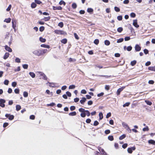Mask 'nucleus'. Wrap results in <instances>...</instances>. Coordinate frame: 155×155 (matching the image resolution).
<instances>
[{
	"mask_svg": "<svg viewBox=\"0 0 155 155\" xmlns=\"http://www.w3.org/2000/svg\"><path fill=\"white\" fill-rule=\"evenodd\" d=\"M54 32L56 34L58 35H65L66 34V33L65 32L60 30H55L54 31Z\"/></svg>",
	"mask_w": 155,
	"mask_h": 155,
	"instance_id": "obj_1",
	"label": "nucleus"
},
{
	"mask_svg": "<svg viewBox=\"0 0 155 155\" xmlns=\"http://www.w3.org/2000/svg\"><path fill=\"white\" fill-rule=\"evenodd\" d=\"M33 54L39 56L41 55V52L40 50H35L32 52Z\"/></svg>",
	"mask_w": 155,
	"mask_h": 155,
	"instance_id": "obj_2",
	"label": "nucleus"
},
{
	"mask_svg": "<svg viewBox=\"0 0 155 155\" xmlns=\"http://www.w3.org/2000/svg\"><path fill=\"white\" fill-rule=\"evenodd\" d=\"M5 116L7 118H8V119L10 120H12L14 118V117L13 115H10L9 114H6L5 115Z\"/></svg>",
	"mask_w": 155,
	"mask_h": 155,
	"instance_id": "obj_3",
	"label": "nucleus"
},
{
	"mask_svg": "<svg viewBox=\"0 0 155 155\" xmlns=\"http://www.w3.org/2000/svg\"><path fill=\"white\" fill-rule=\"evenodd\" d=\"M5 102V101L3 99H0V106L2 107H5V104H4Z\"/></svg>",
	"mask_w": 155,
	"mask_h": 155,
	"instance_id": "obj_4",
	"label": "nucleus"
},
{
	"mask_svg": "<svg viewBox=\"0 0 155 155\" xmlns=\"http://www.w3.org/2000/svg\"><path fill=\"white\" fill-rule=\"evenodd\" d=\"M125 86L122 87H121L119 89H118L117 90V95H119L120 94V92L121 91H122L123 90V89L124 88H125Z\"/></svg>",
	"mask_w": 155,
	"mask_h": 155,
	"instance_id": "obj_5",
	"label": "nucleus"
},
{
	"mask_svg": "<svg viewBox=\"0 0 155 155\" xmlns=\"http://www.w3.org/2000/svg\"><path fill=\"white\" fill-rule=\"evenodd\" d=\"M16 20L15 19H13L12 20V27L14 29H15V28L16 27V24L14 23H16Z\"/></svg>",
	"mask_w": 155,
	"mask_h": 155,
	"instance_id": "obj_6",
	"label": "nucleus"
},
{
	"mask_svg": "<svg viewBox=\"0 0 155 155\" xmlns=\"http://www.w3.org/2000/svg\"><path fill=\"white\" fill-rule=\"evenodd\" d=\"M135 49L136 51H139L141 50V48L138 45H136L135 47Z\"/></svg>",
	"mask_w": 155,
	"mask_h": 155,
	"instance_id": "obj_7",
	"label": "nucleus"
},
{
	"mask_svg": "<svg viewBox=\"0 0 155 155\" xmlns=\"http://www.w3.org/2000/svg\"><path fill=\"white\" fill-rule=\"evenodd\" d=\"M133 24L135 27L138 28L139 27V25L137 24V19L133 20Z\"/></svg>",
	"mask_w": 155,
	"mask_h": 155,
	"instance_id": "obj_8",
	"label": "nucleus"
},
{
	"mask_svg": "<svg viewBox=\"0 0 155 155\" xmlns=\"http://www.w3.org/2000/svg\"><path fill=\"white\" fill-rule=\"evenodd\" d=\"M135 149L136 148L135 147H132L130 148H129L127 149V151L129 153H132V150H135Z\"/></svg>",
	"mask_w": 155,
	"mask_h": 155,
	"instance_id": "obj_9",
	"label": "nucleus"
},
{
	"mask_svg": "<svg viewBox=\"0 0 155 155\" xmlns=\"http://www.w3.org/2000/svg\"><path fill=\"white\" fill-rule=\"evenodd\" d=\"M39 74L40 75V76H41L42 77H41V78H42L45 80L47 79V77L46 76V75H45V74H44L43 73L41 72H39Z\"/></svg>",
	"mask_w": 155,
	"mask_h": 155,
	"instance_id": "obj_10",
	"label": "nucleus"
},
{
	"mask_svg": "<svg viewBox=\"0 0 155 155\" xmlns=\"http://www.w3.org/2000/svg\"><path fill=\"white\" fill-rule=\"evenodd\" d=\"M5 49L9 52H11L12 51V49L7 45L5 46Z\"/></svg>",
	"mask_w": 155,
	"mask_h": 155,
	"instance_id": "obj_11",
	"label": "nucleus"
},
{
	"mask_svg": "<svg viewBox=\"0 0 155 155\" xmlns=\"http://www.w3.org/2000/svg\"><path fill=\"white\" fill-rule=\"evenodd\" d=\"M86 98H85V97H83L82 98V99L80 101V103L81 104H84V103L86 102Z\"/></svg>",
	"mask_w": 155,
	"mask_h": 155,
	"instance_id": "obj_12",
	"label": "nucleus"
},
{
	"mask_svg": "<svg viewBox=\"0 0 155 155\" xmlns=\"http://www.w3.org/2000/svg\"><path fill=\"white\" fill-rule=\"evenodd\" d=\"M9 54L8 53L6 52L5 53V54L4 57L3 58L4 59H7L8 57H9Z\"/></svg>",
	"mask_w": 155,
	"mask_h": 155,
	"instance_id": "obj_13",
	"label": "nucleus"
},
{
	"mask_svg": "<svg viewBox=\"0 0 155 155\" xmlns=\"http://www.w3.org/2000/svg\"><path fill=\"white\" fill-rule=\"evenodd\" d=\"M148 142L149 143L155 145V141L152 140H148Z\"/></svg>",
	"mask_w": 155,
	"mask_h": 155,
	"instance_id": "obj_14",
	"label": "nucleus"
},
{
	"mask_svg": "<svg viewBox=\"0 0 155 155\" xmlns=\"http://www.w3.org/2000/svg\"><path fill=\"white\" fill-rule=\"evenodd\" d=\"M53 9L54 10H61L62 9V8L60 6H59L58 7H53Z\"/></svg>",
	"mask_w": 155,
	"mask_h": 155,
	"instance_id": "obj_15",
	"label": "nucleus"
},
{
	"mask_svg": "<svg viewBox=\"0 0 155 155\" xmlns=\"http://www.w3.org/2000/svg\"><path fill=\"white\" fill-rule=\"evenodd\" d=\"M29 74L33 78H35V74L33 72H30L29 73Z\"/></svg>",
	"mask_w": 155,
	"mask_h": 155,
	"instance_id": "obj_16",
	"label": "nucleus"
},
{
	"mask_svg": "<svg viewBox=\"0 0 155 155\" xmlns=\"http://www.w3.org/2000/svg\"><path fill=\"white\" fill-rule=\"evenodd\" d=\"M148 69L150 71H155V66L149 67L148 68Z\"/></svg>",
	"mask_w": 155,
	"mask_h": 155,
	"instance_id": "obj_17",
	"label": "nucleus"
},
{
	"mask_svg": "<svg viewBox=\"0 0 155 155\" xmlns=\"http://www.w3.org/2000/svg\"><path fill=\"white\" fill-rule=\"evenodd\" d=\"M122 125L126 129L127 127L128 126V125L125 123L123 122H122Z\"/></svg>",
	"mask_w": 155,
	"mask_h": 155,
	"instance_id": "obj_18",
	"label": "nucleus"
},
{
	"mask_svg": "<svg viewBox=\"0 0 155 155\" xmlns=\"http://www.w3.org/2000/svg\"><path fill=\"white\" fill-rule=\"evenodd\" d=\"M99 150L101 152V153H102V154H104V153H105V152L104 151V150L103 149L101 148L100 147L99 148Z\"/></svg>",
	"mask_w": 155,
	"mask_h": 155,
	"instance_id": "obj_19",
	"label": "nucleus"
},
{
	"mask_svg": "<svg viewBox=\"0 0 155 155\" xmlns=\"http://www.w3.org/2000/svg\"><path fill=\"white\" fill-rule=\"evenodd\" d=\"M76 113L75 111H73L69 114V115L70 116H74L76 115Z\"/></svg>",
	"mask_w": 155,
	"mask_h": 155,
	"instance_id": "obj_20",
	"label": "nucleus"
},
{
	"mask_svg": "<svg viewBox=\"0 0 155 155\" xmlns=\"http://www.w3.org/2000/svg\"><path fill=\"white\" fill-rule=\"evenodd\" d=\"M11 21V19L10 18H6L4 20V22H5L7 23H10Z\"/></svg>",
	"mask_w": 155,
	"mask_h": 155,
	"instance_id": "obj_21",
	"label": "nucleus"
},
{
	"mask_svg": "<svg viewBox=\"0 0 155 155\" xmlns=\"http://www.w3.org/2000/svg\"><path fill=\"white\" fill-rule=\"evenodd\" d=\"M41 46L42 47H44L45 48H50V46L49 45H46L45 44H42L41 45Z\"/></svg>",
	"mask_w": 155,
	"mask_h": 155,
	"instance_id": "obj_22",
	"label": "nucleus"
},
{
	"mask_svg": "<svg viewBox=\"0 0 155 155\" xmlns=\"http://www.w3.org/2000/svg\"><path fill=\"white\" fill-rule=\"evenodd\" d=\"M16 110L18 111L21 109V106L19 105H17L16 106Z\"/></svg>",
	"mask_w": 155,
	"mask_h": 155,
	"instance_id": "obj_23",
	"label": "nucleus"
},
{
	"mask_svg": "<svg viewBox=\"0 0 155 155\" xmlns=\"http://www.w3.org/2000/svg\"><path fill=\"white\" fill-rule=\"evenodd\" d=\"M145 102L147 104L149 105H151L152 104V103L151 102L147 100H145Z\"/></svg>",
	"mask_w": 155,
	"mask_h": 155,
	"instance_id": "obj_24",
	"label": "nucleus"
},
{
	"mask_svg": "<svg viewBox=\"0 0 155 155\" xmlns=\"http://www.w3.org/2000/svg\"><path fill=\"white\" fill-rule=\"evenodd\" d=\"M99 119L100 120L102 119L103 117L102 113V112L99 113Z\"/></svg>",
	"mask_w": 155,
	"mask_h": 155,
	"instance_id": "obj_25",
	"label": "nucleus"
},
{
	"mask_svg": "<svg viewBox=\"0 0 155 155\" xmlns=\"http://www.w3.org/2000/svg\"><path fill=\"white\" fill-rule=\"evenodd\" d=\"M123 30V28L122 27H120L118 28L117 29V31L119 33L121 32Z\"/></svg>",
	"mask_w": 155,
	"mask_h": 155,
	"instance_id": "obj_26",
	"label": "nucleus"
},
{
	"mask_svg": "<svg viewBox=\"0 0 155 155\" xmlns=\"http://www.w3.org/2000/svg\"><path fill=\"white\" fill-rule=\"evenodd\" d=\"M39 40L42 42H45L46 41V39L45 38H44L41 37L39 38Z\"/></svg>",
	"mask_w": 155,
	"mask_h": 155,
	"instance_id": "obj_27",
	"label": "nucleus"
},
{
	"mask_svg": "<svg viewBox=\"0 0 155 155\" xmlns=\"http://www.w3.org/2000/svg\"><path fill=\"white\" fill-rule=\"evenodd\" d=\"M23 95L24 97H27L28 96V93L26 91H24L23 92Z\"/></svg>",
	"mask_w": 155,
	"mask_h": 155,
	"instance_id": "obj_28",
	"label": "nucleus"
},
{
	"mask_svg": "<svg viewBox=\"0 0 155 155\" xmlns=\"http://www.w3.org/2000/svg\"><path fill=\"white\" fill-rule=\"evenodd\" d=\"M104 44L106 45H109L110 44V42L109 41L106 40L104 41Z\"/></svg>",
	"mask_w": 155,
	"mask_h": 155,
	"instance_id": "obj_29",
	"label": "nucleus"
},
{
	"mask_svg": "<svg viewBox=\"0 0 155 155\" xmlns=\"http://www.w3.org/2000/svg\"><path fill=\"white\" fill-rule=\"evenodd\" d=\"M126 137V135L125 134H123L120 137L119 139L120 140H122L125 138Z\"/></svg>",
	"mask_w": 155,
	"mask_h": 155,
	"instance_id": "obj_30",
	"label": "nucleus"
},
{
	"mask_svg": "<svg viewBox=\"0 0 155 155\" xmlns=\"http://www.w3.org/2000/svg\"><path fill=\"white\" fill-rule=\"evenodd\" d=\"M124 41V38H120L117 40V43H119L123 42Z\"/></svg>",
	"mask_w": 155,
	"mask_h": 155,
	"instance_id": "obj_31",
	"label": "nucleus"
},
{
	"mask_svg": "<svg viewBox=\"0 0 155 155\" xmlns=\"http://www.w3.org/2000/svg\"><path fill=\"white\" fill-rule=\"evenodd\" d=\"M46 93L48 94L51 95V96L52 95V92H50V91L48 90H47L46 91Z\"/></svg>",
	"mask_w": 155,
	"mask_h": 155,
	"instance_id": "obj_32",
	"label": "nucleus"
},
{
	"mask_svg": "<svg viewBox=\"0 0 155 155\" xmlns=\"http://www.w3.org/2000/svg\"><path fill=\"white\" fill-rule=\"evenodd\" d=\"M93 11V9L91 8H89L87 9V12L89 13L92 12Z\"/></svg>",
	"mask_w": 155,
	"mask_h": 155,
	"instance_id": "obj_33",
	"label": "nucleus"
},
{
	"mask_svg": "<svg viewBox=\"0 0 155 155\" xmlns=\"http://www.w3.org/2000/svg\"><path fill=\"white\" fill-rule=\"evenodd\" d=\"M31 7L32 8H35L36 6V4L35 3L33 2L31 4Z\"/></svg>",
	"mask_w": 155,
	"mask_h": 155,
	"instance_id": "obj_34",
	"label": "nucleus"
},
{
	"mask_svg": "<svg viewBox=\"0 0 155 155\" xmlns=\"http://www.w3.org/2000/svg\"><path fill=\"white\" fill-rule=\"evenodd\" d=\"M86 110H85L84 109L82 108H80L79 109V111L82 112V113L85 112Z\"/></svg>",
	"mask_w": 155,
	"mask_h": 155,
	"instance_id": "obj_35",
	"label": "nucleus"
},
{
	"mask_svg": "<svg viewBox=\"0 0 155 155\" xmlns=\"http://www.w3.org/2000/svg\"><path fill=\"white\" fill-rule=\"evenodd\" d=\"M67 42V40L66 39H63L61 41V42L62 43L65 44Z\"/></svg>",
	"mask_w": 155,
	"mask_h": 155,
	"instance_id": "obj_36",
	"label": "nucleus"
},
{
	"mask_svg": "<svg viewBox=\"0 0 155 155\" xmlns=\"http://www.w3.org/2000/svg\"><path fill=\"white\" fill-rule=\"evenodd\" d=\"M149 130L148 127L147 126H146V127H144L143 129V131H148Z\"/></svg>",
	"mask_w": 155,
	"mask_h": 155,
	"instance_id": "obj_37",
	"label": "nucleus"
},
{
	"mask_svg": "<svg viewBox=\"0 0 155 155\" xmlns=\"http://www.w3.org/2000/svg\"><path fill=\"white\" fill-rule=\"evenodd\" d=\"M130 104V102H127L123 105V107H128L129 105Z\"/></svg>",
	"mask_w": 155,
	"mask_h": 155,
	"instance_id": "obj_38",
	"label": "nucleus"
},
{
	"mask_svg": "<svg viewBox=\"0 0 155 155\" xmlns=\"http://www.w3.org/2000/svg\"><path fill=\"white\" fill-rule=\"evenodd\" d=\"M41 55H42L43 54H45L46 53L47 51V49H43L41 50Z\"/></svg>",
	"mask_w": 155,
	"mask_h": 155,
	"instance_id": "obj_39",
	"label": "nucleus"
},
{
	"mask_svg": "<svg viewBox=\"0 0 155 155\" xmlns=\"http://www.w3.org/2000/svg\"><path fill=\"white\" fill-rule=\"evenodd\" d=\"M136 63V61L135 60L131 62L130 64L132 66H134Z\"/></svg>",
	"mask_w": 155,
	"mask_h": 155,
	"instance_id": "obj_40",
	"label": "nucleus"
},
{
	"mask_svg": "<svg viewBox=\"0 0 155 155\" xmlns=\"http://www.w3.org/2000/svg\"><path fill=\"white\" fill-rule=\"evenodd\" d=\"M130 16L132 18H134L136 16V14L134 12H132L130 14Z\"/></svg>",
	"mask_w": 155,
	"mask_h": 155,
	"instance_id": "obj_41",
	"label": "nucleus"
},
{
	"mask_svg": "<svg viewBox=\"0 0 155 155\" xmlns=\"http://www.w3.org/2000/svg\"><path fill=\"white\" fill-rule=\"evenodd\" d=\"M22 67L25 69H27L28 67V65L27 64H23Z\"/></svg>",
	"mask_w": 155,
	"mask_h": 155,
	"instance_id": "obj_42",
	"label": "nucleus"
},
{
	"mask_svg": "<svg viewBox=\"0 0 155 155\" xmlns=\"http://www.w3.org/2000/svg\"><path fill=\"white\" fill-rule=\"evenodd\" d=\"M108 139L110 141H112L114 140L113 137L112 136H110L108 137Z\"/></svg>",
	"mask_w": 155,
	"mask_h": 155,
	"instance_id": "obj_43",
	"label": "nucleus"
},
{
	"mask_svg": "<svg viewBox=\"0 0 155 155\" xmlns=\"http://www.w3.org/2000/svg\"><path fill=\"white\" fill-rule=\"evenodd\" d=\"M99 41L98 39H96L94 41V43L96 45H98L99 43Z\"/></svg>",
	"mask_w": 155,
	"mask_h": 155,
	"instance_id": "obj_44",
	"label": "nucleus"
},
{
	"mask_svg": "<svg viewBox=\"0 0 155 155\" xmlns=\"http://www.w3.org/2000/svg\"><path fill=\"white\" fill-rule=\"evenodd\" d=\"M77 5L75 3H73L72 5V7L74 9H75L76 8Z\"/></svg>",
	"mask_w": 155,
	"mask_h": 155,
	"instance_id": "obj_45",
	"label": "nucleus"
},
{
	"mask_svg": "<svg viewBox=\"0 0 155 155\" xmlns=\"http://www.w3.org/2000/svg\"><path fill=\"white\" fill-rule=\"evenodd\" d=\"M64 24L62 22H59L58 24V26L61 28H62Z\"/></svg>",
	"mask_w": 155,
	"mask_h": 155,
	"instance_id": "obj_46",
	"label": "nucleus"
},
{
	"mask_svg": "<svg viewBox=\"0 0 155 155\" xmlns=\"http://www.w3.org/2000/svg\"><path fill=\"white\" fill-rule=\"evenodd\" d=\"M45 29V27L44 26H42L39 28V31H43Z\"/></svg>",
	"mask_w": 155,
	"mask_h": 155,
	"instance_id": "obj_47",
	"label": "nucleus"
},
{
	"mask_svg": "<svg viewBox=\"0 0 155 155\" xmlns=\"http://www.w3.org/2000/svg\"><path fill=\"white\" fill-rule=\"evenodd\" d=\"M114 10L116 12H119L120 11V8L117 7H115L114 8Z\"/></svg>",
	"mask_w": 155,
	"mask_h": 155,
	"instance_id": "obj_48",
	"label": "nucleus"
},
{
	"mask_svg": "<svg viewBox=\"0 0 155 155\" xmlns=\"http://www.w3.org/2000/svg\"><path fill=\"white\" fill-rule=\"evenodd\" d=\"M110 88V87L109 85H105V89L107 91H108L109 90Z\"/></svg>",
	"mask_w": 155,
	"mask_h": 155,
	"instance_id": "obj_49",
	"label": "nucleus"
},
{
	"mask_svg": "<svg viewBox=\"0 0 155 155\" xmlns=\"http://www.w3.org/2000/svg\"><path fill=\"white\" fill-rule=\"evenodd\" d=\"M35 2L36 3H37L38 4H41V2L40 1V0H35Z\"/></svg>",
	"mask_w": 155,
	"mask_h": 155,
	"instance_id": "obj_50",
	"label": "nucleus"
},
{
	"mask_svg": "<svg viewBox=\"0 0 155 155\" xmlns=\"http://www.w3.org/2000/svg\"><path fill=\"white\" fill-rule=\"evenodd\" d=\"M75 87V86L74 85H70L69 87V89H74Z\"/></svg>",
	"mask_w": 155,
	"mask_h": 155,
	"instance_id": "obj_51",
	"label": "nucleus"
},
{
	"mask_svg": "<svg viewBox=\"0 0 155 155\" xmlns=\"http://www.w3.org/2000/svg\"><path fill=\"white\" fill-rule=\"evenodd\" d=\"M132 49V47L131 46H129L127 47V50L128 51H130Z\"/></svg>",
	"mask_w": 155,
	"mask_h": 155,
	"instance_id": "obj_52",
	"label": "nucleus"
},
{
	"mask_svg": "<svg viewBox=\"0 0 155 155\" xmlns=\"http://www.w3.org/2000/svg\"><path fill=\"white\" fill-rule=\"evenodd\" d=\"M59 4L60 5H61L62 4L65 5V3L64 1L61 0Z\"/></svg>",
	"mask_w": 155,
	"mask_h": 155,
	"instance_id": "obj_53",
	"label": "nucleus"
},
{
	"mask_svg": "<svg viewBox=\"0 0 155 155\" xmlns=\"http://www.w3.org/2000/svg\"><path fill=\"white\" fill-rule=\"evenodd\" d=\"M15 61L17 63H20L21 62L20 59L19 58H17L15 59Z\"/></svg>",
	"mask_w": 155,
	"mask_h": 155,
	"instance_id": "obj_54",
	"label": "nucleus"
},
{
	"mask_svg": "<svg viewBox=\"0 0 155 155\" xmlns=\"http://www.w3.org/2000/svg\"><path fill=\"white\" fill-rule=\"evenodd\" d=\"M127 131L129 133H130L131 132V129L129 127V126L127 127V128L126 129Z\"/></svg>",
	"mask_w": 155,
	"mask_h": 155,
	"instance_id": "obj_55",
	"label": "nucleus"
},
{
	"mask_svg": "<svg viewBox=\"0 0 155 155\" xmlns=\"http://www.w3.org/2000/svg\"><path fill=\"white\" fill-rule=\"evenodd\" d=\"M86 112V114L87 116L89 117L90 116V112L88 110H86L85 111Z\"/></svg>",
	"mask_w": 155,
	"mask_h": 155,
	"instance_id": "obj_56",
	"label": "nucleus"
},
{
	"mask_svg": "<svg viewBox=\"0 0 155 155\" xmlns=\"http://www.w3.org/2000/svg\"><path fill=\"white\" fill-rule=\"evenodd\" d=\"M117 19L119 21H121L122 19V16L120 15L117 17Z\"/></svg>",
	"mask_w": 155,
	"mask_h": 155,
	"instance_id": "obj_57",
	"label": "nucleus"
},
{
	"mask_svg": "<svg viewBox=\"0 0 155 155\" xmlns=\"http://www.w3.org/2000/svg\"><path fill=\"white\" fill-rule=\"evenodd\" d=\"M66 95H67L68 96L70 97L71 96V93L69 91H67L66 92Z\"/></svg>",
	"mask_w": 155,
	"mask_h": 155,
	"instance_id": "obj_58",
	"label": "nucleus"
},
{
	"mask_svg": "<svg viewBox=\"0 0 155 155\" xmlns=\"http://www.w3.org/2000/svg\"><path fill=\"white\" fill-rule=\"evenodd\" d=\"M75 109V107L74 106H71L70 107V109L71 111L74 110Z\"/></svg>",
	"mask_w": 155,
	"mask_h": 155,
	"instance_id": "obj_59",
	"label": "nucleus"
},
{
	"mask_svg": "<svg viewBox=\"0 0 155 155\" xmlns=\"http://www.w3.org/2000/svg\"><path fill=\"white\" fill-rule=\"evenodd\" d=\"M19 89L18 88H16L14 90V92L16 94H18L19 93Z\"/></svg>",
	"mask_w": 155,
	"mask_h": 155,
	"instance_id": "obj_60",
	"label": "nucleus"
},
{
	"mask_svg": "<svg viewBox=\"0 0 155 155\" xmlns=\"http://www.w3.org/2000/svg\"><path fill=\"white\" fill-rule=\"evenodd\" d=\"M98 124V122L97 121L95 120L94 121L93 125L94 126H96Z\"/></svg>",
	"mask_w": 155,
	"mask_h": 155,
	"instance_id": "obj_61",
	"label": "nucleus"
},
{
	"mask_svg": "<svg viewBox=\"0 0 155 155\" xmlns=\"http://www.w3.org/2000/svg\"><path fill=\"white\" fill-rule=\"evenodd\" d=\"M130 37L127 36L126 37L124 38V40L125 41H128L130 39Z\"/></svg>",
	"mask_w": 155,
	"mask_h": 155,
	"instance_id": "obj_62",
	"label": "nucleus"
},
{
	"mask_svg": "<svg viewBox=\"0 0 155 155\" xmlns=\"http://www.w3.org/2000/svg\"><path fill=\"white\" fill-rule=\"evenodd\" d=\"M17 85V83L16 82H13L12 83V86L14 87H16Z\"/></svg>",
	"mask_w": 155,
	"mask_h": 155,
	"instance_id": "obj_63",
	"label": "nucleus"
},
{
	"mask_svg": "<svg viewBox=\"0 0 155 155\" xmlns=\"http://www.w3.org/2000/svg\"><path fill=\"white\" fill-rule=\"evenodd\" d=\"M9 81L7 80H5L4 81V84L6 85H8V84Z\"/></svg>",
	"mask_w": 155,
	"mask_h": 155,
	"instance_id": "obj_64",
	"label": "nucleus"
}]
</instances>
